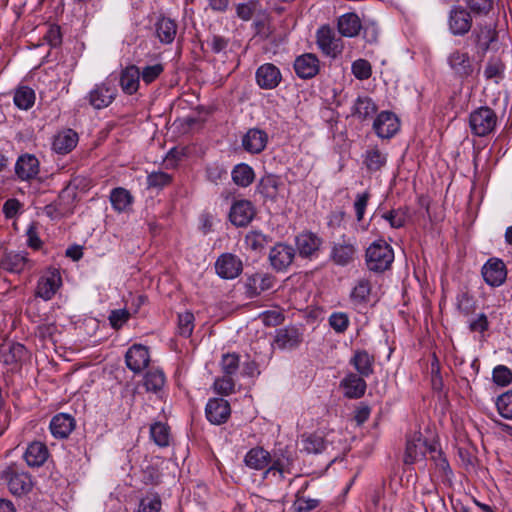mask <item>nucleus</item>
Masks as SVG:
<instances>
[{
    "label": "nucleus",
    "instance_id": "1",
    "mask_svg": "<svg viewBox=\"0 0 512 512\" xmlns=\"http://www.w3.org/2000/svg\"><path fill=\"white\" fill-rule=\"evenodd\" d=\"M394 261V251L384 240L372 242L365 251L367 269L374 273H383L390 269Z\"/></svg>",
    "mask_w": 512,
    "mask_h": 512
},
{
    "label": "nucleus",
    "instance_id": "2",
    "mask_svg": "<svg viewBox=\"0 0 512 512\" xmlns=\"http://www.w3.org/2000/svg\"><path fill=\"white\" fill-rule=\"evenodd\" d=\"M497 125V115L489 107L483 106L473 110L469 115V127L471 133L478 137H484L494 131Z\"/></svg>",
    "mask_w": 512,
    "mask_h": 512
},
{
    "label": "nucleus",
    "instance_id": "3",
    "mask_svg": "<svg viewBox=\"0 0 512 512\" xmlns=\"http://www.w3.org/2000/svg\"><path fill=\"white\" fill-rule=\"evenodd\" d=\"M62 285L60 271L48 268L39 278L35 295L45 301L51 300Z\"/></svg>",
    "mask_w": 512,
    "mask_h": 512
},
{
    "label": "nucleus",
    "instance_id": "4",
    "mask_svg": "<svg viewBox=\"0 0 512 512\" xmlns=\"http://www.w3.org/2000/svg\"><path fill=\"white\" fill-rule=\"evenodd\" d=\"M9 491L17 496L28 493L32 488L31 476L24 471H19L15 465L9 466L4 471Z\"/></svg>",
    "mask_w": 512,
    "mask_h": 512
},
{
    "label": "nucleus",
    "instance_id": "5",
    "mask_svg": "<svg viewBox=\"0 0 512 512\" xmlns=\"http://www.w3.org/2000/svg\"><path fill=\"white\" fill-rule=\"evenodd\" d=\"M75 197V187H72L70 184L67 185L64 189L61 190L58 196V201L56 203L45 206L44 211L46 215L52 219H55L62 217L67 213H71L72 210L70 206L74 202Z\"/></svg>",
    "mask_w": 512,
    "mask_h": 512
},
{
    "label": "nucleus",
    "instance_id": "6",
    "mask_svg": "<svg viewBox=\"0 0 512 512\" xmlns=\"http://www.w3.org/2000/svg\"><path fill=\"white\" fill-rule=\"evenodd\" d=\"M356 253V241L343 236L341 241L333 244L330 258L336 265L344 267L354 261Z\"/></svg>",
    "mask_w": 512,
    "mask_h": 512
},
{
    "label": "nucleus",
    "instance_id": "7",
    "mask_svg": "<svg viewBox=\"0 0 512 512\" xmlns=\"http://www.w3.org/2000/svg\"><path fill=\"white\" fill-rule=\"evenodd\" d=\"M317 44L323 53L333 58L341 54L343 50L341 38L336 37L334 31L329 26H322L318 29Z\"/></svg>",
    "mask_w": 512,
    "mask_h": 512
},
{
    "label": "nucleus",
    "instance_id": "8",
    "mask_svg": "<svg viewBox=\"0 0 512 512\" xmlns=\"http://www.w3.org/2000/svg\"><path fill=\"white\" fill-rule=\"evenodd\" d=\"M447 62L456 78L466 79L474 72L472 59L467 52L455 50L449 54Z\"/></svg>",
    "mask_w": 512,
    "mask_h": 512
},
{
    "label": "nucleus",
    "instance_id": "9",
    "mask_svg": "<svg viewBox=\"0 0 512 512\" xmlns=\"http://www.w3.org/2000/svg\"><path fill=\"white\" fill-rule=\"evenodd\" d=\"M255 216V209L248 200L235 201L229 212V220L236 227L247 226Z\"/></svg>",
    "mask_w": 512,
    "mask_h": 512
},
{
    "label": "nucleus",
    "instance_id": "10",
    "mask_svg": "<svg viewBox=\"0 0 512 512\" xmlns=\"http://www.w3.org/2000/svg\"><path fill=\"white\" fill-rule=\"evenodd\" d=\"M205 414L210 423L214 425L223 424L230 417V404L223 398H212L206 404Z\"/></svg>",
    "mask_w": 512,
    "mask_h": 512
},
{
    "label": "nucleus",
    "instance_id": "11",
    "mask_svg": "<svg viewBox=\"0 0 512 512\" xmlns=\"http://www.w3.org/2000/svg\"><path fill=\"white\" fill-rule=\"evenodd\" d=\"M117 90L108 83H101L92 89L87 98L89 104L95 109H103L108 107L116 97Z\"/></svg>",
    "mask_w": 512,
    "mask_h": 512
},
{
    "label": "nucleus",
    "instance_id": "12",
    "mask_svg": "<svg viewBox=\"0 0 512 512\" xmlns=\"http://www.w3.org/2000/svg\"><path fill=\"white\" fill-rule=\"evenodd\" d=\"M481 272L485 282L492 287L502 285L507 276L504 262L497 258L489 259L482 267Z\"/></svg>",
    "mask_w": 512,
    "mask_h": 512
},
{
    "label": "nucleus",
    "instance_id": "13",
    "mask_svg": "<svg viewBox=\"0 0 512 512\" xmlns=\"http://www.w3.org/2000/svg\"><path fill=\"white\" fill-rule=\"evenodd\" d=\"M125 362L131 371L140 373L150 362L148 348L141 344H134L126 352Z\"/></svg>",
    "mask_w": 512,
    "mask_h": 512
},
{
    "label": "nucleus",
    "instance_id": "14",
    "mask_svg": "<svg viewBox=\"0 0 512 512\" xmlns=\"http://www.w3.org/2000/svg\"><path fill=\"white\" fill-rule=\"evenodd\" d=\"M373 128L378 137L389 139L399 130V120L394 113L382 111L375 119Z\"/></svg>",
    "mask_w": 512,
    "mask_h": 512
},
{
    "label": "nucleus",
    "instance_id": "15",
    "mask_svg": "<svg viewBox=\"0 0 512 512\" xmlns=\"http://www.w3.org/2000/svg\"><path fill=\"white\" fill-rule=\"evenodd\" d=\"M321 245L322 239L312 232H303L295 238L296 252L303 258L315 256Z\"/></svg>",
    "mask_w": 512,
    "mask_h": 512
},
{
    "label": "nucleus",
    "instance_id": "16",
    "mask_svg": "<svg viewBox=\"0 0 512 512\" xmlns=\"http://www.w3.org/2000/svg\"><path fill=\"white\" fill-rule=\"evenodd\" d=\"M39 161L32 154L21 155L15 164V174L21 181H30L39 174Z\"/></svg>",
    "mask_w": 512,
    "mask_h": 512
},
{
    "label": "nucleus",
    "instance_id": "17",
    "mask_svg": "<svg viewBox=\"0 0 512 512\" xmlns=\"http://www.w3.org/2000/svg\"><path fill=\"white\" fill-rule=\"evenodd\" d=\"M215 269L221 278L233 279L241 273L242 263L236 256L224 254L216 261Z\"/></svg>",
    "mask_w": 512,
    "mask_h": 512
},
{
    "label": "nucleus",
    "instance_id": "18",
    "mask_svg": "<svg viewBox=\"0 0 512 512\" xmlns=\"http://www.w3.org/2000/svg\"><path fill=\"white\" fill-rule=\"evenodd\" d=\"M472 25L470 13L462 8L455 7L451 10L449 16V28L454 35H464L469 32Z\"/></svg>",
    "mask_w": 512,
    "mask_h": 512
},
{
    "label": "nucleus",
    "instance_id": "19",
    "mask_svg": "<svg viewBox=\"0 0 512 512\" xmlns=\"http://www.w3.org/2000/svg\"><path fill=\"white\" fill-rule=\"evenodd\" d=\"M49 457L47 446L40 441L31 442L23 455L27 465L31 468H38L44 465Z\"/></svg>",
    "mask_w": 512,
    "mask_h": 512
},
{
    "label": "nucleus",
    "instance_id": "20",
    "mask_svg": "<svg viewBox=\"0 0 512 512\" xmlns=\"http://www.w3.org/2000/svg\"><path fill=\"white\" fill-rule=\"evenodd\" d=\"M294 70L300 78H312L319 71V60L313 54L301 55L294 62Z\"/></svg>",
    "mask_w": 512,
    "mask_h": 512
},
{
    "label": "nucleus",
    "instance_id": "21",
    "mask_svg": "<svg viewBox=\"0 0 512 512\" xmlns=\"http://www.w3.org/2000/svg\"><path fill=\"white\" fill-rule=\"evenodd\" d=\"M364 378L365 377L355 373L346 375L341 381V386L345 389V396L350 399L361 398L367 388Z\"/></svg>",
    "mask_w": 512,
    "mask_h": 512
},
{
    "label": "nucleus",
    "instance_id": "22",
    "mask_svg": "<svg viewBox=\"0 0 512 512\" xmlns=\"http://www.w3.org/2000/svg\"><path fill=\"white\" fill-rule=\"evenodd\" d=\"M267 139V134L263 130L250 129L242 138V146L245 151L257 154L266 147Z\"/></svg>",
    "mask_w": 512,
    "mask_h": 512
},
{
    "label": "nucleus",
    "instance_id": "23",
    "mask_svg": "<svg viewBox=\"0 0 512 512\" xmlns=\"http://www.w3.org/2000/svg\"><path fill=\"white\" fill-rule=\"evenodd\" d=\"M281 74L273 64H264L257 69L256 80L258 85L264 89L275 88L280 82Z\"/></svg>",
    "mask_w": 512,
    "mask_h": 512
},
{
    "label": "nucleus",
    "instance_id": "24",
    "mask_svg": "<svg viewBox=\"0 0 512 512\" xmlns=\"http://www.w3.org/2000/svg\"><path fill=\"white\" fill-rule=\"evenodd\" d=\"M78 143V134L72 129H66L55 135L52 148L58 154H68Z\"/></svg>",
    "mask_w": 512,
    "mask_h": 512
},
{
    "label": "nucleus",
    "instance_id": "25",
    "mask_svg": "<svg viewBox=\"0 0 512 512\" xmlns=\"http://www.w3.org/2000/svg\"><path fill=\"white\" fill-rule=\"evenodd\" d=\"M75 427L74 418L68 414L55 415L50 422V430L54 437L64 439L69 436Z\"/></svg>",
    "mask_w": 512,
    "mask_h": 512
},
{
    "label": "nucleus",
    "instance_id": "26",
    "mask_svg": "<svg viewBox=\"0 0 512 512\" xmlns=\"http://www.w3.org/2000/svg\"><path fill=\"white\" fill-rule=\"evenodd\" d=\"M139 80V68L135 65H130L121 71L119 84L125 94L132 95L139 88Z\"/></svg>",
    "mask_w": 512,
    "mask_h": 512
},
{
    "label": "nucleus",
    "instance_id": "27",
    "mask_svg": "<svg viewBox=\"0 0 512 512\" xmlns=\"http://www.w3.org/2000/svg\"><path fill=\"white\" fill-rule=\"evenodd\" d=\"M371 291L372 284L370 279L365 277L358 279L350 292V302L354 306L366 305L370 300Z\"/></svg>",
    "mask_w": 512,
    "mask_h": 512
},
{
    "label": "nucleus",
    "instance_id": "28",
    "mask_svg": "<svg viewBox=\"0 0 512 512\" xmlns=\"http://www.w3.org/2000/svg\"><path fill=\"white\" fill-rule=\"evenodd\" d=\"M374 356L366 350H356L350 359V364L356 369L362 377H369L374 372Z\"/></svg>",
    "mask_w": 512,
    "mask_h": 512
},
{
    "label": "nucleus",
    "instance_id": "29",
    "mask_svg": "<svg viewBox=\"0 0 512 512\" xmlns=\"http://www.w3.org/2000/svg\"><path fill=\"white\" fill-rule=\"evenodd\" d=\"M339 33L344 37H355L362 29L360 18L356 13H346L337 22Z\"/></svg>",
    "mask_w": 512,
    "mask_h": 512
},
{
    "label": "nucleus",
    "instance_id": "30",
    "mask_svg": "<svg viewBox=\"0 0 512 512\" xmlns=\"http://www.w3.org/2000/svg\"><path fill=\"white\" fill-rule=\"evenodd\" d=\"M272 287V279L267 274L256 273L247 279L246 294L253 298Z\"/></svg>",
    "mask_w": 512,
    "mask_h": 512
},
{
    "label": "nucleus",
    "instance_id": "31",
    "mask_svg": "<svg viewBox=\"0 0 512 512\" xmlns=\"http://www.w3.org/2000/svg\"><path fill=\"white\" fill-rule=\"evenodd\" d=\"M28 262L29 260L25 254L8 252L2 257L0 268L11 273H20L25 269Z\"/></svg>",
    "mask_w": 512,
    "mask_h": 512
},
{
    "label": "nucleus",
    "instance_id": "32",
    "mask_svg": "<svg viewBox=\"0 0 512 512\" xmlns=\"http://www.w3.org/2000/svg\"><path fill=\"white\" fill-rule=\"evenodd\" d=\"M156 35L163 44H170L174 41L177 33V24L174 20L161 17L155 24Z\"/></svg>",
    "mask_w": 512,
    "mask_h": 512
},
{
    "label": "nucleus",
    "instance_id": "33",
    "mask_svg": "<svg viewBox=\"0 0 512 512\" xmlns=\"http://www.w3.org/2000/svg\"><path fill=\"white\" fill-rule=\"evenodd\" d=\"M427 449L428 447L421 437L407 440L404 455L405 464H414L418 460H421L425 456Z\"/></svg>",
    "mask_w": 512,
    "mask_h": 512
},
{
    "label": "nucleus",
    "instance_id": "34",
    "mask_svg": "<svg viewBox=\"0 0 512 512\" xmlns=\"http://www.w3.org/2000/svg\"><path fill=\"white\" fill-rule=\"evenodd\" d=\"M301 451L307 453H321L326 448L324 438L319 434H303L297 443Z\"/></svg>",
    "mask_w": 512,
    "mask_h": 512
},
{
    "label": "nucleus",
    "instance_id": "35",
    "mask_svg": "<svg viewBox=\"0 0 512 512\" xmlns=\"http://www.w3.org/2000/svg\"><path fill=\"white\" fill-rule=\"evenodd\" d=\"M387 163V154L377 147L368 149L365 153L364 164L370 173L380 171Z\"/></svg>",
    "mask_w": 512,
    "mask_h": 512
},
{
    "label": "nucleus",
    "instance_id": "36",
    "mask_svg": "<svg viewBox=\"0 0 512 512\" xmlns=\"http://www.w3.org/2000/svg\"><path fill=\"white\" fill-rule=\"evenodd\" d=\"M110 202L114 210L124 212L131 206L133 197L127 189L117 187L110 193Z\"/></svg>",
    "mask_w": 512,
    "mask_h": 512
},
{
    "label": "nucleus",
    "instance_id": "37",
    "mask_svg": "<svg viewBox=\"0 0 512 512\" xmlns=\"http://www.w3.org/2000/svg\"><path fill=\"white\" fill-rule=\"evenodd\" d=\"M259 189L266 198L276 200L280 192L284 190V184L277 176L268 175L262 178Z\"/></svg>",
    "mask_w": 512,
    "mask_h": 512
},
{
    "label": "nucleus",
    "instance_id": "38",
    "mask_svg": "<svg viewBox=\"0 0 512 512\" xmlns=\"http://www.w3.org/2000/svg\"><path fill=\"white\" fill-rule=\"evenodd\" d=\"M376 111L375 103L367 96H359L353 105V115L361 120L372 118Z\"/></svg>",
    "mask_w": 512,
    "mask_h": 512
},
{
    "label": "nucleus",
    "instance_id": "39",
    "mask_svg": "<svg viewBox=\"0 0 512 512\" xmlns=\"http://www.w3.org/2000/svg\"><path fill=\"white\" fill-rule=\"evenodd\" d=\"M269 260L277 271H284L288 267V245L279 243L275 245L270 253Z\"/></svg>",
    "mask_w": 512,
    "mask_h": 512
},
{
    "label": "nucleus",
    "instance_id": "40",
    "mask_svg": "<svg viewBox=\"0 0 512 512\" xmlns=\"http://www.w3.org/2000/svg\"><path fill=\"white\" fill-rule=\"evenodd\" d=\"M270 460V454L263 448L251 449L245 456V463L248 467L260 470L265 468Z\"/></svg>",
    "mask_w": 512,
    "mask_h": 512
},
{
    "label": "nucleus",
    "instance_id": "41",
    "mask_svg": "<svg viewBox=\"0 0 512 512\" xmlns=\"http://www.w3.org/2000/svg\"><path fill=\"white\" fill-rule=\"evenodd\" d=\"M14 104L22 110L30 109L35 102V92L28 86H21L14 93Z\"/></svg>",
    "mask_w": 512,
    "mask_h": 512
},
{
    "label": "nucleus",
    "instance_id": "42",
    "mask_svg": "<svg viewBox=\"0 0 512 512\" xmlns=\"http://www.w3.org/2000/svg\"><path fill=\"white\" fill-rule=\"evenodd\" d=\"M165 384V375L160 369L149 370L144 378V386L147 391L157 392L162 389Z\"/></svg>",
    "mask_w": 512,
    "mask_h": 512
},
{
    "label": "nucleus",
    "instance_id": "43",
    "mask_svg": "<svg viewBox=\"0 0 512 512\" xmlns=\"http://www.w3.org/2000/svg\"><path fill=\"white\" fill-rule=\"evenodd\" d=\"M150 435L158 446L166 447L169 445L170 429L168 425L161 422L154 423L151 425Z\"/></svg>",
    "mask_w": 512,
    "mask_h": 512
},
{
    "label": "nucleus",
    "instance_id": "44",
    "mask_svg": "<svg viewBox=\"0 0 512 512\" xmlns=\"http://www.w3.org/2000/svg\"><path fill=\"white\" fill-rule=\"evenodd\" d=\"M232 179L237 185L247 187L254 179V172L248 165L239 164L232 171Z\"/></svg>",
    "mask_w": 512,
    "mask_h": 512
},
{
    "label": "nucleus",
    "instance_id": "45",
    "mask_svg": "<svg viewBox=\"0 0 512 512\" xmlns=\"http://www.w3.org/2000/svg\"><path fill=\"white\" fill-rule=\"evenodd\" d=\"M27 356V349L21 343H13L10 345L9 350L3 355L5 364H17L25 359Z\"/></svg>",
    "mask_w": 512,
    "mask_h": 512
},
{
    "label": "nucleus",
    "instance_id": "46",
    "mask_svg": "<svg viewBox=\"0 0 512 512\" xmlns=\"http://www.w3.org/2000/svg\"><path fill=\"white\" fill-rule=\"evenodd\" d=\"M457 309L465 316L471 315L476 310V300L468 292L462 291L457 295Z\"/></svg>",
    "mask_w": 512,
    "mask_h": 512
},
{
    "label": "nucleus",
    "instance_id": "47",
    "mask_svg": "<svg viewBox=\"0 0 512 512\" xmlns=\"http://www.w3.org/2000/svg\"><path fill=\"white\" fill-rule=\"evenodd\" d=\"M330 327L338 334H343L350 325V319L345 312H333L329 318Z\"/></svg>",
    "mask_w": 512,
    "mask_h": 512
},
{
    "label": "nucleus",
    "instance_id": "48",
    "mask_svg": "<svg viewBox=\"0 0 512 512\" xmlns=\"http://www.w3.org/2000/svg\"><path fill=\"white\" fill-rule=\"evenodd\" d=\"M194 315L190 311H185L178 315V331L185 338L192 335L194 329Z\"/></svg>",
    "mask_w": 512,
    "mask_h": 512
},
{
    "label": "nucleus",
    "instance_id": "49",
    "mask_svg": "<svg viewBox=\"0 0 512 512\" xmlns=\"http://www.w3.org/2000/svg\"><path fill=\"white\" fill-rule=\"evenodd\" d=\"M351 71L358 80H367L372 75V66L366 59H357L352 63Z\"/></svg>",
    "mask_w": 512,
    "mask_h": 512
},
{
    "label": "nucleus",
    "instance_id": "50",
    "mask_svg": "<svg viewBox=\"0 0 512 512\" xmlns=\"http://www.w3.org/2000/svg\"><path fill=\"white\" fill-rule=\"evenodd\" d=\"M499 414L507 419H512V391L500 395L496 402Z\"/></svg>",
    "mask_w": 512,
    "mask_h": 512
},
{
    "label": "nucleus",
    "instance_id": "51",
    "mask_svg": "<svg viewBox=\"0 0 512 512\" xmlns=\"http://www.w3.org/2000/svg\"><path fill=\"white\" fill-rule=\"evenodd\" d=\"M172 181L171 175L166 172L157 171L152 172L147 177V184L149 188H163L169 185Z\"/></svg>",
    "mask_w": 512,
    "mask_h": 512
},
{
    "label": "nucleus",
    "instance_id": "52",
    "mask_svg": "<svg viewBox=\"0 0 512 512\" xmlns=\"http://www.w3.org/2000/svg\"><path fill=\"white\" fill-rule=\"evenodd\" d=\"M382 217L389 222L392 228H401L405 225L407 215L403 209H393L389 212H386L382 215Z\"/></svg>",
    "mask_w": 512,
    "mask_h": 512
},
{
    "label": "nucleus",
    "instance_id": "53",
    "mask_svg": "<svg viewBox=\"0 0 512 512\" xmlns=\"http://www.w3.org/2000/svg\"><path fill=\"white\" fill-rule=\"evenodd\" d=\"M245 243L248 248L253 251H260L267 243V238L264 234L258 231H251L245 237Z\"/></svg>",
    "mask_w": 512,
    "mask_h": 512
},
{
    "label": "nucleus",
    "instance_id": "54",
    "mask_svg": "<svg viewBox=\"0 0 512 512\" xmlns=\"http://www.w3.org/2000/svg\"><path fill=\"white\" fill-rule=\"evenodd\" d=\"M239 355L236 353H227L222 356V370L227 375H233L239 368Z\"/></svg>",
    "mask_w": 512,
    "mask_h": 512
},
{
    "label": "nucleus",
    "instance_id": "55",
    "mask_svg": "<svg viewBox=\"0 0 512 512\" xmlns=\"http://www.w3.org/2000/svg\"><path fill=\"white\" fill-rule=\"evenodd\" d=\"M492 377L497 385L507 386L512 381V371L504 365H498L493 369Z\"/></svg>",
    "mask_w": 512,
    "mask_h": 512
},
{
    "label": "nucleus",
    "instance_id": "56",
    "mask_svg": "<svg viewBox=\"0 0 512 512\" xmlns=\"http://www.w3.org/2000/svg\"><path fill=\"white\" fill-rule=\"evenodd\" d=\"M163 71L164 67L160 63L145 66L143 70L140 71V77L145 84H151L162 74Z\"/></svg>",
    "mask_w": 512,
    "mask_h": 512
},
{
    "label": "nucleus",
    "instance_id": "57",
    "mask_svg": "<svg viewBox=\"0 0 512 512\" xmlns=\"http://www.w3.org/2000/svg\"><path fill=\"white\" fill-rule=\"evenodd\" d=\"M258 6L259 2L256 0H250L247 3L238 4L236 7L237 16L244 21H249L253 17Z\"/></svg>",
    "mask_w": 512,
    "mask_h": 512
},
{
    "label": "nucleus",
    "instance_id": "58",
    "mask_svg": "<svg viewBox=\"0 0 512 512\" xmlns=\"http://www.w3.org/2000/svg\"><path fill=\"white\" fill-rule=\"evenodd\" d=\"M213 386L216 393L229 395L233 392L235 383L231 375L225 374V376L216 379Z\"/></svg>",
    "mask_w": 512,
    "mask_h": 512
},
{
    "label": "nucleus",
    "instance_id": "59",
    "mask_svg": "<svg viewBox=\"0 0 512 512\" xmlns=\"http://www.w3.org/2000/svg\"><path fill=\"white\" fill-rule=\"evenodd\" d=\"M504 71V64L497 58L490 59L484 70V75L487 79L498 78Z\"/></svg>",
    "mask_w": 512,
    "mask_h": 512
},
{
    "label": "nucleus",
    "instance_id": "60",
    "mask_svg": "<svg viewBox=\"0 0 512 512\" xmlns=\"http://www.w3.org/2000/svg\"><path fill=\"white\" fill-rule=\"evenodd\" d=\"M285 465L284 463L277 459L274 460L271 464V466L265 471L264 477L265 478H273L276 481H282L285 478Z\"/></svg>",
    "mask_w": 512,
    "mask_h": 512
},
{
    "label": "nucleus",
    "instance_id": "61",
    "mask_svg": "<svg viewBox=\"0 0 512 512\" xmlns=\"http://www.w3.org/2000/svg\"><path fill=\"white\" fill-rule=\"evenodd\" d=\"M161 509V500L158 496L152 498H143L137 512H159Z\"/></svg>",
    "mask_w": 512,
    "mask_h": 512
},
{
    "label": "nucleus",
    "instance_id": "62",
    "mask_svg": "<svg viewBox=\"0 0 512 512\" xmlns=\"http://www.w3.org/2000/svg\"><path fill=\"white\" fill-rule=\"evenodd\" d=\"M129 312L126 309L112 310L109 315V322L114 329H119L129 319Z\"/></svg>",
    "mask_w": 512,
    "mask_h": 512
},
{
    "label": "nucleus",
    "instance_id": "63",
    "mask_svg": "<svg viewBox=\"0 0 512 512\" xmlns=\"http://www.w3.org/2000/svg\"><path fill=\"white\" fill-rule=\"evenodd\" d=\"M370 198L369 192H364L362 194H357L356 200L354 202V209L356 212V218L358 221H361L364 217V213L366 210V207L368 205V201Z\"/></svg>",
    "mask_w": 512,
    "mask_h": 512
},
{
    "label": "nucleus",
    "instance_id": "64",
    "mask_svg": "<svg viewBox=\"0 0 512 512\" xmlns=\"http://www.w3.org/2000/svg\"><path fill=\"white\" fill-rule=\"evenodd\" d=\"M489 329V321L484 313H480L476 318L469 321V330L471 332L484 333Z\"/></svg>",
    "mask_w": 512,
    "mask_h": 512
}]
</instances>
